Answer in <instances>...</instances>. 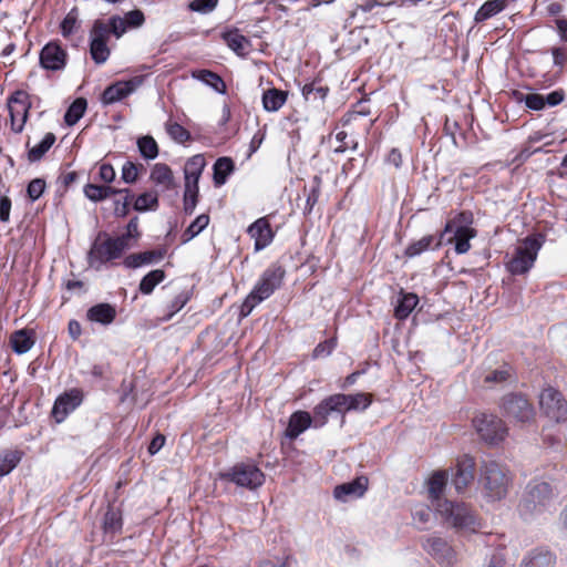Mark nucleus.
Returning <instances> with one entry per match:
<instances>
[{"label": "nucleus", "instance_id": "31", "mask_svg": "<svg viewBox=\"0 0 567 567\" xmlns=\"http://www.w3.org/2000/svg\"><path fill=\"white\" fill-rule=\"evenodd\" d=\"M331 412H339L338 405L334 406L332 402V395L321 401L315 409H313V427L318 429L323 426L328 422V416Z\"/></svg>", "mask_w": 567, "mask_h": 567}, {"label": "nucleus", "instance_id": "47", "mask_svg": "<svg viewBox=\"0 0 567 567\" xmlns=\"http://www.w3.org/2000/svg\"><path fill=\"white\" fill-rule=\"evenodd\" d=\"M79 12L76 8L71 9L61 22V34L64 38L73 34L78 29Z\"/></svg>", "mask_w": 567, "mask_h": 567}, {"label": "nucleus", "instance_id": "21", "mask_svg": "<svg viewBox=\"0 0 567 567\" xmlns=\"http://www.w3.org/2000/svg\"><path fill=\"white\" fill-rule=\"evenodd\" d=\"M424 548L441 564L444 566L452 565L454 560V550L443 539L432 537L426 540Z\"/></svg>", "mask_w": 567, "mask_h": 567}, {"label": "nucleus", "instance_id": "37", "mask_svg": "<svg viewBox=\"0 0 567 567\" xmlns=\"http://www.w3.org/2000/svg\"><path fill=\"white\" fill-rule=\"evenodd\" d=\"M10 342L13 351L18 354L28 352L34 344V340L27 330L16 331L11 336Z\"/></svg>", "mask_w": 567, "mask_h": 567}, {"label": "nucleus", "instance_id": "25", "mask_svg": "<svg viewBox=\"0 0 567 567\" xmlns=\"http://www.w3.org/2000/svg\"><path fill=\"white\" fill-rule=\"evenodd\" d=\"M56 137L53 133H47L43 138L35 145H30V138H28L25 143V147L28 148L27 158L30 163L39 162L43 158V156L49 152V150L55 143Z\"/></svg>", "mask_w": 567, "mask_h": 567}, {"label": "nucleus", "instance_id": "16", "mask_svg": "<svg viewBox=\"0 0 567 567\" xmlns=\"http://www.w3.org/2000/svg\"><path fill=\"white\" fill-rule=\"evenodd\" d=\"M475 461L468 455L461 456L455 466L452 483L458 493H462L474 481Z\"/></svg>", "mask_w": 567, "mask_h": 567}, {"label": "nucleus", "instance_id": "38", "mask_svg": "<svg viewBox=\"0 0 567 567\" xmlns=\"http://www.w3.org/2000/svg\"><path fill=\"white\" fill-rule=\"evenodd\" d=\"M166 275L162 269H155L145 275L140 282V291L143 295H151L155 287L165 279Z\"/></svg>", "mask_w": 567, "mask_h": 567}, {"label": "nucleus", "instance_id": "19", "mask_svg": "<svg viewBox=\"0 0 567 567\" xmlns=\"http://www.w3.org/2000/svg\"><path fill=\"white\" fill-rule=\"evenodd\" d=\"M332 402L339 408V413L348 411L365 410L371 404V395L367 393L333 394Z\"/></svg>", "mask_w": 567, "mask_h": 567}, {"label": "nucleus", "instance_id": "3", "mask_svg": "<svg viewBox=\"0 0 567 567\" xmlns=\"http://www.w3.org/2000/svg\"><path fill=\"white\" fill-rule=\"evenodd\" d=\"M544 245V237L539 234L527 236L520 240L511 257L505 262L506 269L512 275H525L533 267L538 252Z\"/></svg>", "mask_w": 567, "mask_h": 567}, {"label": "nucleus", "instance_id": "62", "mask_svg": "<svg viewBox=\"0 0 567 567\" xmlns=\"http://www.w3.org/2000/svg\"><path fill=\"white\" fill-rule=\"evenodd\" d=\"M100 178L105 183H111L115 178V171L111 164H102L99 171Z\"/></svg>", "mask_w": 567, "mask_h": 567}, {"label": "nucleus", "instance_id": "43", "mask_svg": "<svg viewBox=\"0 0 567 567\" xmlns=\"http://www.w3.org/2000/svg\"><path fill=\"white\" fill-rule=\"evenodd\" d=\"M198 202V184L185 183L184 189V212L188 215L193 214Z\"/></svg>", "mask_w": 567, "mask_h": 567}, {"label": "nucleus", "instance_id": "51", "mask_svg": "<svg viewBox=\"0 0 567 567\" xmlns=\"http://www.w3.org/2000/svg\"><path fill=\"white\" fill-rule=\"evenodd\" d=\"M111 32L110 29V22L105 23L101 20H96L93 24V28L90 33V39H97V40H109V34Z\"/></svg>", "mask_w": 567, "mask_h": 567}, {"label": "nucleus", "instance_id": "56", "mask_svg": "<svg viewBox=\"0 0 567 567\" xmlns=\"http://www.w3.org/2000/svg\"><path fill=\"white\" fill-rule=\"evenodd\" d=\"M124 20L128 28H140L145 22V17L141 10H132L125 13Z\"/></svg>", "mask_w": 567, "mask_h": 567}, {"label": "nucleus", "instance_id": "36", "mask_svg": "<svg viewBox=\"0 0 567 567\" xmlns=\"http://www.w3.org/2000/svg\"><path fill=\"white\" fill-rule=\"evenodd\" d=\"M417 302L419 298L415 293H403L394 309L395 318L400 320L406 319L416 307Z\"/></svg>", "mask_w": 567, "mask_h": 567}, {"label": "nucleus", "instance_id": "44", "mask_svg": "<svg viewBox=\"0 0 567 567\" xmlns=\"http://www.w3.org/2000/svg\"><path fill=\"white\" fill-rule=\"evenodd\" d=\"M21 461V453L9 451L0 455V476L9 474Z\"/></svg>", "mask_w": 567, "mask_h": 567}, {"label": "nucleus", "instance_id": "30", "mask_svg": "<svg viewBox=\"0 0 567 567\" xmlns=\"http://www.w3.org/2000/svg\"><path fill=\"white\" fill-rule=\"evenodd\" d=\"M206 166L205 157L200 154L190 157L184 169L185 183L198 184L200 175Z\"/></svg>", "mask_w": 567, "mask_h": 567}, {"label": "nucleus", "instance_id": "23", "mask_svg": "<svg viewBox=\"0 0 567 567\" xmlns=\"http://www.w3.org/2000/svg\"><path fill=\"white\" fill-rule=\"evenodd\" d=\"M556 557L546 549H534L527 553L519 567H555Z\"/></svg>", "mask_w": 567, "mask_h": 567}, {"label": "nucleus", "instance_id": "34", "mask_svg": "<svg viewBox=\"0 0 567 567\" xmlns=\"http://www.w3.org/2000/svg\"><path fill=\"white\" fill-rule=\"evenodd\" d=\"M193 78L210 86L218 93H226V84L224 80L216 73L209 70H198L193 72Z\"/></svg>", "mask_w": 567, "mask_h": 567}, {"label": "nucleus", "instance_id": "64", "mask_svg": "<svg viewBox=\"0 0 567 567\" xmlns=\"http://www.w3.org/2000/svg\"><path fill=\"white\" fill-rule=\"evenodd\" d=\"M554 64L558 66H563L567 61V52L561 48H554L551 50Z\"/></svg>", "mask_w": 567, "mask_h": 567}, {"label": "nucleus", "instance_id": "6", "mask_svg": "<svg viewBox=\"0 0 567 567\" xmlns=\"http://www.w3.org/2000/svg\"><path fill=\"white\" fill-rule=\"evenodd\" d=\"M128 248L118 237L102 238L99 236L93 243L87 260L92 268L100 269L102 265L118 259Z\"/></svg>", "mask_w": 567, "mask_h": 567}, {"label": "nucleus", "instance_id": "22", "mask_svg": "<svg viewBox=\"0 0 567 567\" xmlns=\"http://www.w3.org/2000/svg\"><path fill=\"white\" fill-rule=\"evenodd\" d=\"M310 426H313L310 413L297 411L290 415L285 434L288 439L295 440Z\"/></svg>", "mask_w": 567, "mask_h": 567}, {"label": "nucleus", "instance_id": "54", "mask_svg": "<svg viewBox=\"0 0 567 567\" xmlns=\"http://www.w3.org/2000/svg\"><path fill=\"white\" fill-rule=\"evenodd\" d=\"M45 189V182L41 178L31 181L28 185L27 192L31 200H37Z\"/></svg>", "mask_w": 567, "mask_h": 567}, {"label": "nucleus", "instance_id": "58", "mask_svg": "<svg viewBox=\"0 0 567 567\" xmlns=\"http://www.w3.org/2000/svg\"><path fill=\"white\" fill-rule=\"evenodd\" d=\"M508 377H509V373H508L507 369H499V370H495L493 372L487 373L484 378V382L486 384L499 383V382L505 381Z\"/></svg>", "mask_w": 567, "mask_h": 567}, {"label": "nucleus", "instance_id": "10", "mask_svg": "<svg viewBox=\"0 0 567 567\" xmlns=\"http://www.w3.org/2000/svg\"><path fill=\"white\" fill-rule=\"evenodd\" d=\"M223 480L233 482L239 487L256 489L265 482V474L252 463H239L227 473L221 474Z\"/></svg>", "mask_w": 567, "mask_h": 567}, {"label": "nucleus", "instance_id": "7", "mask_svg": "<svg viewBox=\"0 0 567 567\" xmlns=\"http://www.w3.org/2000/svg\"><path fill=\"white\" fill-rule=\"evenodd\" d=\"M539 409L550 422L561 423L567 420V401L563 393L553 386H547L539 393Z\"/></svg>", "mask_w": 567, "mask_h": 567}, {"label": "nucleus", "instance_id": "59", "mask_svg": "<svg viewBox=\"0 0 567 567\" xmlns=\"http://www.w3.org/2000/svg\"><path fill=\"white\" fill-rule=\"evenodd\" d=\"M188 300L189 293L187 291L177 295L175 299L172 301V305L169 306V317H172L174 313L178 312L182 308H184Z\"/></svg>", "mask_w": 567, "mask_h": 567}, {"label": "nucleus", "instance_id": "17", "mask_svg": "<svg viewBox=\"0 0 567 567\" xmlns=\"http://www.w3.org/2000/svg\"><path fill=\"white\" fill-rule=\"evenodd\" d=\"M369 480L365 476H359L355 480L337 485L333 489V496L337 501L347 503L362 497L368 491Z\"/></svg>", "mask_w": 567, "mask_h": 567}, {"label": "nucleus", "instance_id": "42", "mask_svg": "<svg viewBox=\"0 0 567 567\" xmlns=\"http://www.w3.org/2000/svg\"><path fill=\"white\" fill-rule=\"evenodd\" d=\"M137 147L141 153V155L145 159H154L158 155V146L156 141L150 136H143L137 140Z\"/></svg>", "mask_w": 567, "mask_h": 567}, {"label": "nucleus", "instance_id": "61", "mask_svg": "<svg viewBox=\"0 0 567 567\" xmlns=\"http://www.w3.org/2000/svg\"><path fill=\"white\" fill-rule=\"evenodd\" d=\"M334 347H336V341L333 339L324 341L323 343H320L315 348L313 355L316 358H319V357L329 354L334 349Z\"/></svg>", "mask_w": 567, "mask_h": 567}, {"label": "nucleus", "instance_id": "11", "mask_svg": "<svg viewBox=\"0 0 567 567\" xmlns=\"http://www.w3.org/2000/svg\"><path fill=\"white\" fill-rule=\"evenodd\" d=\"M553 489L546 482L535 483L528 486L527 494L520 505L525 514L540 513L551 503Z\"/></svg>", "mask_w": 567, "mask_h": 567}, {"label": "nucleus", "instance_id": "49", "mask_svg": "<svg viewBox=\"0 0 567 567\" xmlns=\"http://www.w3.org/2000/svg\"><path fill=\"white\" fill-rule=\"evenodd\" d=\"M165 128L167 134L178 143H184L190 137L189 132L176 122L168 121Z\"/></svg>", "mask_w": 567, "mask_h": 567}, {"label": "nucleus", "instance_id": "41", "mask_svg": "<svg viewBox=\"0 0 567 567\" xmlns=\"http://www.w3.org/2000/svg\"><path fill=\"white\" fill-rule=\"evenodd\" d=\"M103 529L106 534L115 535L122 529V517L118 511L110 508L103 519Z\"/></svg>", "mask_w": 567, "mask_h": 567}, {"label": "nucleus", "instance_id": "53", "mask_svg": "<svg viewBox=\"0 0 567 567\" xmlns=\"http://www.w3.org/2000/svg\"><path fill=\"white\" fill-rule=\"evenodd\" d=\"M319 194H320V178L319 177H315L313 179V186L311 187L309 194L307 195V199H306V212L310 213L312 210V208L315 207V205L317 204L318 199H319Z\"/></svg>", "mask_w": 567, "mask_h": 567}, {"label": "nucleus", "instance_id": "40", "mask_svg": "<svg viewBox=\"0 0 567 567\" xmlns=\"http://www.w3.org/2000/svg\"><path fill=\"white\" fill-rule=\"evenodd\" d=\"M86 110V101L84 99H76L66 110L64 121L69 126L79 122L84 115Z\"/></svg>", "mask_w": 567, "mask_h": 567}, {"label": "nucleus", "instance_id": "15", "mask_svg": "<svg viewBox=\"0 0 567 567\" xmlns=\"http://www.w3.org/2000/svg\"><path fill=\"white\" fill-rule=\"evenodd\" d=\"M82 392L78 389H72L60 395L55 400L52 410V415L55 421L59 423L63 422L65 417L82 403Z\"/></svg>", "mask_w": 567, "mask_h": 567}, {"label": "nucleus", "instance_id": "46", "mask_svg": "<svg viewBox=\"0 0 567 567\" xmlns=\"http://www.w3.org/2000/svg\"><path fill=\"white\" fill-rule=\"evenodd\" d=\"M158 206L157 195L152 192L141 194L134 202V209L137 212H146L156 209Z\"/></svg>", "mask_w": 567, "mask_h": 567}, {"label": "nucleus", "instance_id": "5", "mask_svg": "<svg viewBox=\"0 0 567 567\" xmlns=\"http://www.w3.org/2000/svg\"><path fill=\"white\" fill-rule=\"evenodd\" d=\"M482 484L484 497L488 502L501 501L506 497L508 492V473L495 462L485 463L482 472Z\"/></svg>", "mask_w": 567, "mask_h": 567}, {"label": "nucleus", "instance_id": "2", "mask_svg": "<svg viewBox=\"0 0 567 567\" xmlns=\"http://www.w3.org/2000/svg\"><path fill=\"white\" fill-rule=\"evenodd\" d=\"M473 216L471 213L462 212L446 221L442 231L441 240L445 235H451L446 239V244H454V249L457 255H464L471 249V239L475 238L477 231L472 226Z\"/></svg>", "mask_w": 567, "mask_h": 567}, {"label": "nucleus", "instance_id": "57", "mask_svg": "<svg viewBox=\"0 0 567 567\" xmlns=\"http://www.w3.org/2000/svg\"><path fill=\"white\" fill-rule=\"evenodd\" d=\"M137 167L132 162H126L122 167V179L127 183L132 184L137 179Z\"/></svg>", "mask_w": 567, "mask_h": 567}, {"label": "nucleus", "instance_id": "14", "mask_svg": "<svg viewBox=\"0 0 567 567\" xmlns=\"http://www.w3.org/2000/svg\"><path fill=\"white\" fill-rule=\"evenodd\" d=\"M68 53L56 41L47 43L40 52V64L50 71H60L66 64Z\"/></svg>", "mask_w": 567, "mask_h": 567}, {"label": "nucleus", "instance_id": "26", "mask_svg": "<svg viewBox=\"0 0 567 567\" xmlns=\"http://www.w3.org/2000/svg\"><path fill=\"white\" fill-rule=\"evenodd\" d=\"M442 245H443V241L441 240V236L437 239H435L434 236L427 235L416 241L411 243L405 248L404 254H405V256L412 258V257H416V256L421 255L422 252H424L429 249H433V250L439 249Z\"/></svg>", "mask_w": 567, "mask_h": 567}, {"label": "nucleus", "instance_id": "20", "mask_svg": "<svg viewBox=\"0 0 567 567\" xmlns=\"http://www.w3.org/2000/svg\"><path fill=\"white\" fill-rule=\"evenodd\" d=\"M565 99V93L561 90H556L547 94L546 96L538 93H529L524 97L526 106L533 111L544 110L546 105L556 106L560 104Z\"/></svg>", "mask_w": 567, "mask_h": 567}, {"label": "nucleus", "instance_id": "45", "mask_svg": "<svg viewBox=\"0 0 567 567\" xmlns=\"http://www.w3.org/2000/svg\"><path fill=\"white\" fill-rule=\"evenodd\" d=\"M209 224V216L206 214H202L196 217V219L187 227L184 231L183 237L184 241H189L198 234H200Z\"/></svg>", "mask_w": 567, "mask_h": 567}, {"label": "nucleus", "instance_id": "9", "mask_svg": "<svg viewBox=\"0 0 567 567\" xmlns=\"http://www.w3.org/2000/svg\"><path fill=\"white\" fill-rule=\"evenodd\" d=\"M7 109L10 117L11 132L21 134L25 127L31 109L29 94L21 90L13 92L7 100Z\"/></svg>", "mask_w": 567, "mask_h": 567}, {"label": "nucleus", "instance_id": "60", "mask_svg": "<svg viewBox=\"0 0 567 567\" xmlns=\"http://www.w3.org/2000/svg\"><path fill=\"white\" fill-rule=\"evenodd\" d=\"M127 193H124L125 196L122 199H116L114 202V214L120 217H124L128 213V206H130V196Z\"/></svg>", "mask_w": 567, "mask_h": 567}, {"label": "nucleus", "instance_id": "63", "mask_svg": "<svg viewBox=\"0 0 567 567\" xmlns=\"http://www.w3.org/2000/svg\"><path fill=\"white\" fill-rule=\"evenodd\" d=\"M11 200L7 196L0 198V220L8 221L10 218Z\"/></svg>", "mask_w": 567, "mask_h": 567}, {"label": "nucleus", "instance_id": "12", "mask_svg": "<svg viewBox=\"0 0 567 567\" xmlns=\"http://www.w3.org/2000/svg\"><path fill=\"white\" fill-rule=\"evenodd\" d=\"M505 415L519 423H528L535 417V410L527 399L519 394H509L503 399Z\"/></svg>", "mask_w": 567, "mask_h": 567}, {"label": "nucleus", "instance_id": "24", "mask_svg": "<svg viewBox=\"0 0 567 567\" xmlns=\"http://www.w3.org/2000/svg\"><path fill=\"white\" fill-rule=\"evenodd\" d=\"M151 181L162 190H169L175 187V179L172 169L164 163H157L153 166L150 175Z\"/></svg>", "mask_w": 567, "mask_h": 567}, {"label": "nucleus", "instance_id": "35", "mask_svg": "<svg viewBox=\"0 0 567 567\" xmlns=\"http://www.w3.org/2000/svg\"><path fill=\"white\" fill-rule=\"evenodd\" d=\"M235 168L234 162L230 157H219L214 164V182L217 186L226 183L227 177Z\"/></svg>", "mask_w": 567, "mask_h": 567}, {"label": "nucleus", "instance_id": "13", "mask_svg": "<svg viewBox=\"0 0 567 567\" xmlns=\"http://www.w3.org/2000/svg\"><path fill=\"white\" fill-rule=\"evenodd\" d=\"M144 82V75H136L126 81H117L107 86L102 94L103 104H113L135 92Z\"/></svg>", "mask_w": 567, "mask_h": 567}, {"label": "nucleus", "instance_id": "4", "mask_svg": "<svg viewBox=\"0 0 567 567\" xmlns=\"http://www.w3.org/2000/svg\"><path fill=\"white\" fill-rule=\"evenodd\" d=\"M282 275L284 274L280 269H267L260 277L255 288L244 300L240 307V316H249L257 305L269 298L280 286Z\"/></svg>", "mask_w": 567, "mask_h": 567}, {"label": "nucleus", "instance_id": "28", "mask_svg": "<svg viewBox=\"0 0 567 567\" xmlns=\"http://www.w3.org/2000/svg\"><path fill=\"white\" fill-rule=\"evenodd\" d=\"M164 252L161 250L144 251L138 254H132L125 257L123 264L127 268H138L145 265L162 260Z\"/></svg>", "mask_w": 567, "mask_h": 567}, {"label": "nucleus", "instance_id": "32", "mask_svg": "<svg viewBox=\"0 0 567 567\" xmlns=\"http://www.w3.org/2000/svg\"><path fill=\"white\" fill-rule=\"evenodd\" d=\"M127 193V189H114L110 186L87 184L84 187V195L92 202H101L114 194Z\"/></svg>", "mask_w": 567, "mask_h": 567}, {"label": "nucleus", "instance_id": "1", "mask_svg": "<svg viewBox=\"0 0 567 567\" xmlns=\"http://www.w3.org/2000/svg\"><path fill=\"white\" fill-rule=\"evenodd\" d=\"M447 482V473L445 471L434 472L427 482L430 497L436 501V513L453 527L474 532L480 527L475 515L465 504L453 503L451 501H440Z\"/></svg>", "mask_w": 567, "mask_h": 567}, {"label": "nucleus", "instance_id": "52", "mask_svg": "<svg viewBox=\"0 0 567 567\" xmlns=\"http://www.w3.org/2000/svg\"><path fill=\"white\" fill-rule=\"evenodd\" d=\"M218 4V0H193L189 3V9L199 13H209Z\"/></svg>", "mask_w": 567, "mask_h": 567}, {"label": "nucleus", "instance_id": "29", "mask_svg": "<svg viewBox=\"0 0 567 567\" xmlns=\"http://www.w3.org/2000/svg\"><path fill=\"white\" fill-rule=\"evenodd\" d=\"M288 93L278 89H268L262 94V105L267 112H277L286 103Z\"/></svg>", "mask_w": 567, "mask_h": 567}, {"label": "nucleus", "instance_id": "27", "mask_svg": "<svg viewBox=\"0 0 567 567\" xmlns=\"http://www.w3.org/2000/svg\"><path fill=\"white\" fill-rule=\"evenodd\" d=\"M87 319L101 324H110L116 317V310L110 303H99L87 310Z\"/></svg>", "mask_w": 567, "mask_h": 567}, {"label": "nucleus", "instance_id": "50", "mask_svg": "<svg viewBox=\"0 0 567 567\" xmlns=\"http://www.w3.org/2000/svg\"><path fill=\"white\" fill-rule=\"evenodd\" d=\"M140 236L137 219L133 218L126 226L125 234L118 236L120 239H123V244L130 249L133 247Z\"/></svg>", "mask_w": 567, "mask_h": 567}, {"label": "nucleus", "instance_id": "55", "mask_svg": "<svg viewBox=\"0 0 567 567\" xmlns=\"http://www.w3.org/2000/svg\"><path fill=\"white\" fill-rule=\"evenodd\" d=\"M127 24L124 18L118 16H113L110 18V29L111 32L118 39L121 38L127 30Z\"/></svg>", "mask_w": 567, "mask_h": 567}, {"label": "nucleus", "instance_id": "48", "mask_svg": "<svg viewBox=\"0 0 567 567\" xmlns=\"http://www.w3.org/2000/svg\"><path fill=\"white\" fill-rule=\"evenodd\" d=\"M328 89L316 83L303 85L302 95L307 101H323L327 96Z\"/></svg>", "mask_w": 567, "mask_h": 567}, {"label": "nucleus", "instance_id": "39", "mask_svg": "<svg viewBox=\"0 0 567 567\" xmlns=\"http://www.w3.org/2000/svg\"><path fill=\"white\" fill-rule=\"evenodd\" d=\"M90 53L96 64L105 63L111 53L107 41L92 39L90 42Z\"/></svg>", "mask_w": 567, "mask_h": 567}, {"label": "nucleus", "instance_id": "18", "mask_svg": "<svg viewBox=\"0 0 567 567\" xmlns=\"http://www.w3.org/2000/svg\"><path fill=\"white\" fill-rule=\"evenodd\" d=\"M248 235L255 241V250L259 251L269 246L275 237L270 223L267 217H260L254 221L247 229Z\"/></svg>", "mask_w": 567, "mask_h": 567}, {"label": "nucleus", "instance_id": "8", "mask_svg": "<svg viewBox=\"0 0 567 567\" xmlns=\"http://www.w3.org/2000/svg\"><path fill=\"white\" fill-rule=\"evenodd\" d=\"M473 426L480 437L491 445L503 442L508 433L505 423L494 414L480 413L475 415Z\"/></svg>", "mask_w": 567, "mask_h": 567}, {"label": "nucleus", "instance_id": "33", "mask_svg": "<svg viewBox=\"0 0 567 567\" xmlns=\"http://www.w3.org/2000/svg\"><path fill=\"white\" fill-rule=\"evenodd\" d=\"M224 39L227 45L238 55H245L249 52L250 41L237 30L225 33Z\"/></svg>", "mask_w": 567, "mask_h": 567}]
</instances>
